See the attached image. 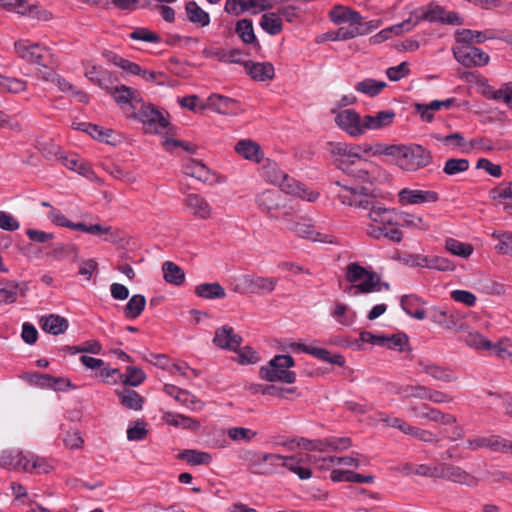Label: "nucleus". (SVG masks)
<instances>
[{
    "label": "nucleus",
    "mask_w": 512,
    "mask_h": 512,
    "mask_svg": "<svg viewBox=\"0 0 512 512\" xmlns=\"http://www.w3.org/2000/svg\"><path fill=\"white\" fill-rule=\"evenodd\" d=\"M399 218L402 221V226L417 229L420 231H426L430 228L429 222L423 217L408 212H400Z\"/></svg>",
    "instance_id": "obj_56"
},
{
    "label": "nucleus",
    "mask_w": 512,
    "mask_h": 512,
    "mask_svg": "<svg viewBox=\"0 0 512 512\" xmlns=\"http://www.w3.org/2000/svg\"><path fill=\"white\" fill-rule=\"evenodd\" d=\"M116 395L123 407L126 409L139 411L143 407L144 398L136 391L128 388L116 390Z\"/></svg>",
    "instance_id": "obj_39"
},
{
    "label": "nucleus",
    "mask_w": 512,
    "mask_h": 512,
    "mask_svg": "<svg viewBox=\"0 0 512 512\" xmlns=\"http://www.w3.org/2000/svg\"><path fill=\"white\" fill-rule=\"evenodd\" d=\"M441 478L469 488L477 487L480 483L478 477L462 467L450 463H442Z\"/></svg>",
    "instance_id": "obj_13"
},
{
    "label": "nucleus",
    "mask_w": 512,
    "mask_h": 512,
    "mask_svg": "<svg viewBox=\"0 0 512 512\" xmlns=\"http://www.w3.org/2000/svg\"><path fill=\"white\" fill-rule=\"evenodd\" d=\"M464 342L473 349L491 350L492 343L484 335L475 330H470L464 337Z\"/></svg>",
    "instance_id": "obj_55"
},
{
    "label": "nucleus",
    "mask_w": 512,
    "mask_h": 512,
    "mask_svg": "<svg viewBox=\"0 0 512 512\" xmlns=\"http://www.w3.org/2000/svg\"><path fill=\"white\" fill-rule=\"evenodd\" d=\"M14 49L17 55L27 62L40 66H46L48 64L46 59L48 50L36 43H31L28 40H19L15 42Z\"/></svg>",
    "instance_id": "obj_12"
},
{
    "label": "nucleus",
    "mask_w": 512,
    "mask_h": 512,
    "mask_svg": "<svg viewBox=\"0 0 512 512\" xmlns=\"http://www.w3.org/2000/svg\"><path fill=\"white\" fill-rule=\"evenodd\" d=\"M28 290L27 283H20L13 280L0 281V304H12L16 302L18 293L25 296Z\"/></svg>",
    "instance_id": "obj_25"
},
{
    "label": "nucleus",
    "mask_w": 512,
    "mask_h": 512,
    "mask_svg": "<svg viewBox=\"0 0 512 512\" xmlns=\"http://www.w3.org/2000/svg\"><path fill=\"white\" fill-rule=\"evenodd\" d=\"M284 221L287 229L290 232H293L297 237L307 239L312 242L329 244L336 243V238L333 235L316 231L315 228L305 220L301 218L295 219L294 213L288 218V220Z\"/></svg>",
    "instance_id": "obj_9"
},
{
    "label": "nucleus",
    "mask_w": 512,
    "mask_h": 512,
    "mask_svg": "<svg viewBox=\"0 0 512 512\" xmlns=\"http://www.w3.org/2000/svg\"><path fill=\"white\" fill-rule=\"evenodd\" d=\"M257 432L245 427H231L227 430V436L235 442H251Z\"/></svg>",
    "instance_id": "obj_61"
},
{
    "label": "nucleus",
    "mask_w": 512,
    "mask_h": 512,
    "mask_svg": "<svg viewBox=\"0 0 512 512\" xmlns=\"http://www.w3.org/2000/svg\"><path fill=\"white\" fill-rule=\"evenodd\" d=\"M183 171L187 176L195 178L201 182H209L212 180L210 169L200 161L189 159L183 167Z\"/></svg>",
    "instance_id": "obj_37"
},
{
    "label": "nucleus",
    "mask_w": 512,
    "mask_h": 512,
    "mask_svg": "<svg viewBox=\"0 0 512 512\" xmlns=\"http://www.w3.org/2000/svg\"><path fill=\"white\" fill-rule=\"evenodd\" d=\"M195 294L204 299H222L226 296L225 289L218 283H202L195 287Z\"/></svg>",
    "instance_id": "obj_43"
},
{
    "label": "nucleus",
    "mask_w": 512,
    "mask_h": 512,
    "mask_svg": "<svg viewBox=\"0 0 512 512\" xmlns=\"http://www.w3.org/2000/svg\"><path fill=\"white\" fill-rule=\"evenodd\" d=\"M345 278L349 283H352L347 288V293L352 296L390 289L388 283L381 282L378 274L356 262L349 263L346 266Z\"/></svg>",
    "instance_id": "obj_3"
},
{
    "label": "nucleus",
    "mask_w": 512,
    "mask_h": 512,
    "mask_svg": "<svg viewBox=\"0 0 512 512\" xmlns=\"http://www.w3.org/2000/svg\"><path fill=\"white\" fill-rule=\"evenodd\" d=\"M234 150L244 159L254 163H261L264 159V152L261 146L251 139L238 141L235 144Z\"/></svg>",
    "instance_id": "obj_26"
},
{
    "label": "nucleus",
    "mask_w": 512,
    "mask_h": 512,
    "mask_svg": "<svg viewBox=\"0 0 512 512\" xmlns=\"http://www.w3.org/2000/svg\"><path fill=\"white\" fill-rule=\"evenodd\" d=\"M331 315L345 327L351 326L356 319V313L343 303H336Z\"/></svg>",
    "instance_id": "obj_49"
},
{
    "label": "nucleus",
    "mask_w": 512,
    "mask_h": 512,
    "mask_svg": "<svg viewBox=\"0 0 512 512\" xmlns=\"http://www.w3.org/2000/svg\"><path fill=\"white\" fill-rule=\"evenodd\" d=\"M53 469L54 467L48 459L34 454H28V459L24 465V472L31 474L50 473Z\"/></svg>",
    "instance_id": "obj_40"
},
{
    "label": "nucleus",
    "mask_w": 512,
    "mask_h": 512,
    "mask_svg": "<svg viewBox=\"0 0 512 512\" xmlns=\"http://www.w3.org/2000/svg\"><path fill=\"white\" fill-rule=\"evenodd\" d=\"M339 27L336 31L330 32L328 38L332 41H345L357 36L365 35L369 33L370 27L368 23H364L362 20L358 23H346Z\"/></svg>",
    "instance_id": "obj_22"
},
{
    "label": "nucleus",
    "mask_w": 512,
    "mask_h": 512,
    "mask_svg": "<svg viewBox=\"0 0 512 512\" xmlns=\"http://www.w3.org/2000/svg\"><path fill=\"white\" fill-rule=\"evenodd\" d=\"M367 217L370 222L366 225L365 233L369 238L373 240L386 238L394 243H400L403 240V233L397 227L393 209L376 201L368 209Z\"/></svg>",
    "instance_id": "obj_1"
},
{
    "label": "nucleus",
    "mask_w": 512,
    "mask_h": 512,
    "mask_svg": "<svg viewBox=\"0 0 512 512\" xmlns=\"http://www.w3.org/2000/svg\"><path fill=\"white\" fill-rule=\"evenodd\" d=\"M491 38L484 36L480 31L470 29H461L456 32V40L460 45H470L471 43H482L485 39Z\"/></svg>",
    "instance_id": "obj_58"
},
{
    "label": "nucleus",
    "mask_w": 512,
    "mask_h": 512,
    "mask_svg": "<svg viewBox=\"0 0 512 512\" xmlns=\"http://www.w3.org/2000/svg\"><path fill=\"white\" fill-rule=\"evenodd\" d=\"M162 271L164 280L169 284L180 286L185 281V273L183 269L174 262H164L162 264Z\"/></svg>",
    "instance_id": "obj_45"
},
{
    "label": "nucleus",
    "mask_w": 512,
    "mask_h": 512,
    "mask_svg": "<svg viewBox=\"0 0 512 512\" xmlns=\"http://www.w3.org/2000/svg\"><path fill=\"white\" fill-rule=\"evenodd\" d=\"M395 116L393 110H382L375 115H364V134L367 130H378L390 126Z\"/></svg>",
    "instance_id": "obj_28"
},
{
    "label": "nucleus",
    "mask_w": 512,
    "mask_h": 512,
    "mask_svg": "<svg viewBox=\"0 0 512 512\" xmlns=\"http://www.w3.org/2000/svg\"><path fill=\"white\" fill-rule=\"evenodd\" d=\"M27 459L28 454H23L21 450H5L0 454V465L4 468L24 471Z\"/></svg>",
    "instance_id": "obj_34"
},
{
    "label": "nucleus",
    "mask_w": 512,
    "mask_h": 512,
    "mask_svg": "<svg viewBox=\"0 0 512 512\" xmlns=\"http://www.w3.org/2000/svg\"><path fill=\"white\" fill-rule=\"evenodd\" d=\"M187 18L193 24L206 27L210 23L209 14L204 11L195 1H190L185 7Z\"/></svg>",
    "instance_id": "obj_44"
},
{
    "label": "nucleus",
    "mask_w": 512,
    "mask_h": 512,
    "mask_svg": "<svg viewBox=\"0 0 512 512\" xmlns=\"http://www.w3.org/2000/svg\"><path fill=\"white\" fill-rule=\"evenodd\" d=\"M177 458L191 466L209 465L212 462L210 453L196 449H185L178 454Z\"/></svg>",
    "instance_id": "obj_41"
},
{
    "label": "nucleus",
    "mask_w": 512,
    "mask_h": 512,
    "mask_svg": "<svg viewBox=\"0 0 512 512\" xmlns=\"http://www.w3.org/2000/svg\"><path fill=\"white\" fill-rule=\"evenodd\" d=\"M428 386L421 384L403 386L398 392L404 400L420 399L426 400Z\"/></svg>",
    "instance_id": "obj_59"
},
{
    "label": "nucleus",
    "mask_w": 512,
    "mask_h": 512,
    "mask_svg": "<svg viewBox=\"0 0 512 512\" xmlns=\"http://www.w3.org/2000/svg\"><path fill=\"white\" fill-rule=\"evenodd\" d=\"M51 256L56 260H63L72 257L73 260L78 258V248L74 244H57L50 252Z\"/></svg>",
    "instance_id": "obj_62"
},
{
    "label": "nucleus",
    "mask_w": 512,
    "mask_h": 512,
    "mask_svg": "<svg viewBox=\"0 0 512 512\" xmlns=\"http://www.w3.org/2000/svg\"><path fill=\"white\" fill-rule=\"evenodd\" d=\"M110 95L114 101L126 112L128 117H130L131 112L139 109V106L142 105L143 101L138 90L126 85L116 86L115 89L111 91Z\"/></svg>",
    "instance_id": "obj_11"
},
{
    "label": "nucleus",
    "mask_w": 512,
    "mask_h": 512,
    "mask_svg": "<svg viewBox=\"0 0 512 512\" xmlns=\"http://www.w3.org/2000/svg\"><path fill=\"white\" fill-rule=\"evenodd\" d=\"M186 208L190 211L194 218L200 220H208L212 216V206L200 194L190 193L184 199Z\"/></svg>",
    "instance_id": "obj_19"
},
{
    "label": "nucleus",
    "mask_w": 512,
    "mask_h": 512,
    "mask_svg": "<svg viewBox=\"0 0 512 512\" xmlns=\"http://www.w3.org/2000/svg\"><path fill=\"white\" fill-rule=\"evenodd\" d=\"M236 101L234 99L219 95L213 94L208 97V106L215 112L220 114H228L233 108L236 106Z\"/></svg>",
    "instance_id": "obj_47"
},
{
    "label": "nucleus",
    "mask_w": 512,
    "mask_h": 512,
    "mask_svg": "<svg viewBox=\"0 0 512 512\" xmlns=\"http://www.w3.org/2000/svg\"><path fill=\"white\" fill-rule=\"evenodd\" d=\"M467 447L472 450L488 448L492 451L503 452L505 448V439L500 436L478 437L467 440Z\"/></svg>",
    "instance_id": "obj_35"
},
{
    "label": "nucleus",
    "mask_w": 512,
    "mask_h": 512,
    "mask_svg": "<svg viewBox=\"0 0 512 512\" xmlns=\"http://www.w3.org/2000/svg\"><path fill=\"white\" fill-rule=\"evenodd\" d=\"M421 419H425L434 423H440L446 426L453 425L457 422V417L455 415L442 412L441 410L425 403L422 404Z\"/></svg>",
    "instance_id": "obj_31"
},
{
    "label": "nucleus",
    "mask_w": 512,
    "mask_h": 512,
    "mask_svg": "<svg viewBox=\"0 0 512 512\" xmlns=\"http://www.w3.org/2000/svg\"><path fill=\"white\" fill-rule=\"evenodd\" d=\"M331 112L337 127L346 134L351 137L364 135V116H361L355 109L333 108Z\"/></svg>",
    "instance_id": "obj_7"
},
{
    "label": "nucleus",
    "mask_w": 512,
    "mask_h": 512,
    "mask_svg": "<svg viewBox=\"0 0 512 512\" xmlns=\"http://www.w3.org/2000/svg\"><path fill=\"white\" fill-rule=\"evenodd\" d=\"M277 185L284 193L308 202H315L319 197V193L317 191L309 189L307 186L301 184L287 174Z\"/></svg>",
    "instance_id": "obj_15"
},
{
    "label": "nucleus",
    "mask_w": 512,
    "mask_h": 512,
    "mask_svg": "<svg viewBox=\"0 0 512 512\" xmlns=\"http://www.w3.org/2000/svg\"><path fill=\"white\" fill-rule=\"evenodd\" d=\"M162 419L168 425L184 429L197 430L200 427V423L197 420L173 412H165Z\"/></svg>",
    "instance_id": "obj_42"
},
{
    "label": "nucleus",
    "mask_w": 512,
    "mask_h": 512,
    "mask_svg": "<svg viewBox=\"0 0 512 512\" xmlns=\"http://www.w3.org/2000/svg\"><path fill=\"white\" fill-rule=\"evenodd\" d=\"M9 12H14L21 16L31 17L41 21H49L52 19L51 12L40 8L37 2H29L28 0H15L12 9H10Z\"/></svg>",
    "instance_id": "obj_20"
},
{
    "label": "nucleus",
    "mask_w": 512,
    "mask_h": 512,
    "mask_svg": "<svg viewBox=\"0 0 512 512\" xmlns=\"http://www.w3.org/2000/svg\"><path fill=\"white\" fill-rule=\"evenodd\" d=\"M244 67L248 74L257 81L272 80L275 75L274 67L269 62H252L247 61L244 63Z\"/></svg>",
    "instance_id": "obj_30"
},
{
    "label": "nucleus",
    "mask_w": 512,
    "mask_h": 512,
    "mask_svg": "<svg viewBox=\"0 0 512 512\" xmlns=\"http://www.w3.org/2000/svg\"><path fill=\"white\" fill-rule=\"evenodd\" d=\"M293 346L305 353L313 355L314 357H316L322 361H325V362H328L331 364H336L338 366H343L345 364V359L342 355H340V354L332 355L327 349L308 346L305 344H294Z\"/></svg>",
    "instance_id": "obj_33"
},
{
    "label": "nucleus",
    "mask_w": 512,
    "mask_h": 512,
    "mask_svg": "<svg viewBox=\"0 0 512 512\" xmlns=\"http://www.w3.org/2000/svg\"><path fill=\"white\" fill-rule=\"evenodd\" d=\"M402 309L411 317L418 320L425 318V310L421 307L420 299L413 295H405L401 298Z\"/></svg>",
    "instance_id": "obj_46"
},
{
    "label": "nucleus",
    "mask_w": 512,
    "mask_h": 512,
    "mask_svg": "<svg viewBox=\"0 0 512 512\" xmlns=\"http://www.w3.org/2000/svg\"><path fill=\"white\" fill-rule=\"evenodd\" d=\"M455 59L466 67L483 66L489 61L488 54L471 45H459L453 49Z\"/></svg>",
    "instance_id": "obj_14"
},
{
    "label": "nucleus",
    "mask_w": 512,
    "mask_h": 512,
    "mask_svg": "<svg viewBox=\"0 0 512 512\" xmlns=\"http://www.w3.org/2000/svg\"><path fill=\"white\" fill-rule=\"evenodd\" d=\"M386 86L387 84L384 81L368 78L358 82L355 86V89L362 94L374 97L378 95Z\"/></svg>",
    "instance_id": "obj_53"
},
{
    "label": "nucleus",
    "mask_w": 512,
    "mask_h": 512,
    "mask_svg": "<svg viewBox=\"0 0 512 512\" xmlns=\"http://www.w3.org/2000/svg\"><path fill=\"white\" fill-rule=\"evenodd\" d=\"M256 204L259 210L270 219L288 220L294 213L287 199L274 189L265 190L256 196Z\"/></svg>",
    "instance_id": "obj_4"
},
{
    "label": "nucleus",
    "mask_w": 512,
    "mask_h": 512,
    "mask_svg": "<svg viewBox=\"0 0 512 512\" xmlns=\"http://www.w3.org/2000/svg\"><path fill=\"white\" fill-rule=\"evenodd\" d=\"M330 20L338 25L346 24V23H358V21L363 20L362 16L348 7L345 6H335L329 12Z\"/></svg>",
    "instance_id": "obj_38"
},
{
    "label": "nucleus",
    "mask_w": 512,
    "mask_h": 512,
    "mask_svg": "<svg viewBox=\"0 0 512 512\" xmlns=\"http://www.w3.org/2000/svg\"><path fill=\"white\" fill-rule=\"evenodd\" d=\"M454 102L453 98L446 99L443 101L434 100L428 105L416 104V110L421 114V118L427 122L432 121L433 112L441 109L442 107L449 108Z\"/></svg>",
    "instance_id": "obj_48"
},
{
    "label": "nucleus",
    "mask_w": 512,
    "mask_h": 512,
    "mask_svg": "<svg viewBox=\"0 0 512 512\" xmlns=\"http://www.w3.org/2000/svg\"><path fill=\"white\" fill-rule=\"evenodd\" d=\"M40 326L43 331L52 334H63L68 329V321L62 316L51 314L40 319Z\"/></svg>",
    "instance_id": "obj_36"
},
{
    "label": "nucleus",
    "mask_w": 512,
    "mask_h": 512,
    "mask_svg": "<svg viewBox=\"0 0 512 512\" xmlns=\"http://www.w3.org/2000/svg\"><path fill=\"white\" fill-rule=\"evenodd\" d=\"M244 459L247 461L248 470L255 475H271L276 472L280 454L266 453L249 450Z\"/></svg>",
    "instance_id": "obj_8"
},
{
    "label": "nucleus",
    "mask_w": 512,
    "mask_h": 512,
    "mask_svg": "<svg viewBox=\"0 0 512 512\" xmlns=\"http://www.w3.org/2000/svg\"><path fill=\"white\" fill-rule=\"evenodd\" d=\"M421 419H425L434 423H440L446 426L453 425L457 422V417L455 415L442 412L441 410L425 403L422 404Z\"/></svg>",
    "instance_id": "obj_32"
},
{
    "label": "nucleus",
    "mask_w": 512,
    "mask_h": 512,
    "mask_svg": "<svg viewBox=\"0 0 512 512\" xmlns=\"http://www.w3.org/2000/svg\"><path fill=\"white\" fill-rule=\"evenodd\" d=\"M242 342L240 335L234 332V329L229 325H223L215 331L213 343L221 348L232 351H237Z\"/></svg>",
    "instance_id": "obj_21"
},
{
    "label": "nucleus",
    "mask_w": 512,
    "mask_h": 512,
    "mask_svg": "<svg viewBox=\"0 0 512 512\" xmlns=\"http://www.w3.org/2000/svg\"><path fill=\"white\" fill-rule=\"evenodd\" d=\"M145 305V297L141 294H135L129 299L126 306L124 307V315L127 318L135 319L140 316L145 308Z\"/></svg>",
    "instance_id": "obj_54"
},
{
    "label": "nucleus",
    "mask_w": 512,
    "mask_h": 512,
    "mask_svg": "<svg viewBox=\"0 0 512 512\" xmlns=\"http://www.w3.org/2000/svg\"><path fill=\"white\" fill-rule=\"evenodd\" d=\"M27 89V82L21 79L0 75V90L8 93H20Z\"/></svg>",
    "instance_id": "obj_60"
},
{
    "label": "nucleus",
    "mask_w": 512,
    "mask_h": 512,
    "mask_svg": "<svg viewBox=\"0 0 512 512\" xmlns=\"http://www.w3.org/2000/svg\"><path fill=\"white\" fill-rule=\"evenodd\" d=\"M444 16V9L440 6H430L428 8H420L414 10L410 17L403 21V25L406 26V31H411L419 22L428 21L442 22Z\"/></svg>",
    "instance_id": "obj_17"
},
{
    "label": "nucleus",
    "mask_w": 512,
    "mask_h": 512,
    "mask_svg": "<svg viewBox=\"0 0 512 512\" xmlns=\"http://www.w3.org/2000/svg\"><path fill=\"white\" fill-rule=\"evenodd\" d=\"M417 365L421 369L422 373L436 381L443 383H453L458 380L457 374L449 367L423 359L418 360Z\"/></svg>",
    "instance_id": "obj_16"
},
{
    "label": "nucleus",
    "mask_w": 512,
    "mask_h": 512,
    "mask_svg": "<svg viewBox=\"0 0 512 512\" xmlns=\"http://www.w3.org/2000/svg\"><path fill=\"white\" fill-rule=\"evenodd\" d=\"M293 366L294 359L290 355H277L266 366L260 368L259 375L268 382L292 384L296 380L295 372L290 370Z\"/></svg>",
    "instance_id": "obj_5"
},
{
    "label": "nucleus",
    "mask_w": 512,
    "mask_h": 512,
    "mask_svg": "<svg viewBox=\"0 0 512 512\" xmlns=\"http://www.w3.org/2000/svg\"><path fill=\"white\" fill-rule=\"evenodd\" d=\"M445 248L451 254L462 258L469 257L473 252V246L471 244L460 242L454 238L446 239Z\"/></svg>",
    "instance_id": "obj_57"
},
{
    "label": "nucleus",
    "mask_w": 512,
    "mask_h": 512,
    "mask_svg": "<svg viewBox=\"0 0 512 512\" xmlns=\"http://www.w3.org/2000/svg\"><path fill=\"white\" fill-rule=\"evenodd\" d=\"M331 153L343 170H345L347 166L355 164L360 160V156L355 151L354 145L337 143L332 147Z\"/></svg>",
    "instance_id": "obj_27"
},
{
    "label": "nucleus",
    "mask_w": 512,
    "mask_h": 512,
    "mask_svg": "<svg viewBox=\"0 0 512 512\" xmlns=\"http://www.w3.org/2000/svg\"><path fill=\"white\" fill-rule=\"evenodd\" d=\"M86 133L89 134L92 138L114 145L117 142V139L115 138L114 134L115 132L112 129H104L98 125L90 124L88 126H85Z\"/></svg>",
    "instance_id": "obj_52"
},
{
    "label": "nucleus",
    "mask_w": 512,
    "mask_h": 512,
    "mask_svg": "<svg viewBox=\"0 0 512 512\" xmlns=\"http://www.w3.org/2000/svg\"><path fill=\"white\" fill-rule=\"evenodd\" d=\"M30 382L40 385L42 387H50L59 389L62 385H69V381L64 378H55L48 374L34 373L28 376Z\"/></svg>",
    "instance_id": "obj_50"
},
{
    "label": "nucleus",
    "mask_w": 512,
    "mask_h": 512,
    "mask_svg": "<svg viewBox=\"0 0 512 512\" xmlns=\"http://www.w3.org/2000/svg\"><path fill=\"white\" fill-rule=\"evenodd\" d=\"M261 28L270 35L279 34L283 30L282 20L276 13H265L261 17Z\"/></svg>",
    "instance_id": "obj_51"
},
{
    "label": "nucleus",
    "mask_w": 512,
    "mask_h": 512,
    "mask_svg": "<svg viewBox=\"0 0 512 512\" xmlns=\"http://www.w3.org/2000/svg\"><path fill=\"white\" fill-rule=\"evenodd\" d=\"M306 458L307 455L304 456L302 454L292 456L280 455L277 466H282L295 473L301 480H306L312 476V471L303 466Z\"/></svg>",
    "instance_id": "obj_23"
},
{
    "label": "nucleus",
    "mask_w": 512,
    "mask_h": 512,
    "mask_svg": "<svg viewBox=\"0 0 512 512\" xmlns=\"http://www.w3.org/2000/svg\"><path fill=\"white\" fill-rule=\"evenodd\" d=\"M492 237L496 238L499 243L495 249L500 254L512 255V232H493Z\"/></svg>",
    "instance_id": "obj_63"
},
{
    "label": "nucleus",
    "mask_w": 512,
    "mask_h": 512,
    "mask_svg": "<svg viewBox=\"0 0 512 512\" xmlns=\"http://www.w3.org/2000/svg\"><path fill=\"white\" fill-rule=\"evenodd\" d=\"M398 202L402 206L422 203H434L438 200V194L430 190H414L404 188L398 192Z\"/></svg>",
    "instance_id": "obj_18"
},
{
    "label": "nucleus",
    "mask_w": 512,
    "mask_h": 512,
    "mask_svg": "<svg viewBox=\"0 0 512 512\" xmlns=\"http://www.w3.org/2000/svg\"><path fill=\"white\" fill-rule=\"evenodd\" d=\"M246 291L253 294H270L277 285V279L272 277L245 276L243 279Z\"/></svg>",
    "instance_id": "obj_24"
},
{
    "label": "nucleus",
    "mask_w": 512,
    "mask_h": 512,
    "mask_svg": "<svg viewBox=\"0 0 512 512\" xmlns=\"http://www.w3.org/2000/svg\"><path fill=\"white\" fill-rule=\"evenodd\" d=\"M486 94L494 100L503 101L508 107L512 108V82L505 83L498 90H491Z\"/></svg>",
    "instance_id": "obj_64"
},
{
    "label": "nucleus",
    "mask_w": 512,
    "mask_h": 512,
    "mask_svg": "<svg viewBox=\"0 0 512 512\" xmlns=\"http://www.w3.org/2000/svg\"><path fill=\"white\" fill-rule=\"evenodd\" d=\"M131 118L143 123L146 133L164 134L169 128L168 119L155 106L142 101L139 109L131 112Z\"/></svg>",
    "instance_id": "obj_6"
},
{
    "label": "nucleus",
    "mask_w": 512,
    "mask_h": 512,
    "mask_svg": "<svg viewBox=\"0 0 512 512\" xmlns=\"http://www.w3.org/2000/svg\"><path fill=\"white\" fill-rule=\"evenodd\" d=\"M235 32L244 44L253 45L256 52L261 51V45L256 38L253 22L250 19H240L236 22Z\"/></svg>",
    "instance_id": "obj_29"
},
{
    "label": "nucleus",
    "mask_w": 512,
    "mask_h": 512,
    "mask_svg": "<svg viewBox=\"0 0 512 512\" xmlns=\"http://www.w3.org/2000/svg\"><path fill=\"white\" fill-rule=\"evenodd\" d=\"M335 185L339 188L336 195L344 205L368 210L376 202L364 192L363 187L348 186L340 181L335 182Z\"/></svg>",
    "instance_id": "obj_10"
},
{
    "label": "nucleus",
    "mask_w": 512,
    "mask_h": 512,
    "mask_svg": "<svg viewBox=\"0 0 512 512\" xmlns=\"http://www.w3.org/2000/svg\"><path fill=\"white\" fill-rule=\"evenodd\" d=\"M374 154L391 156L402 170L414 172L431 164V152L418 144L378 145Z\"/></svg>",
    "instance_id": "obj_2"
}]
</instances>
